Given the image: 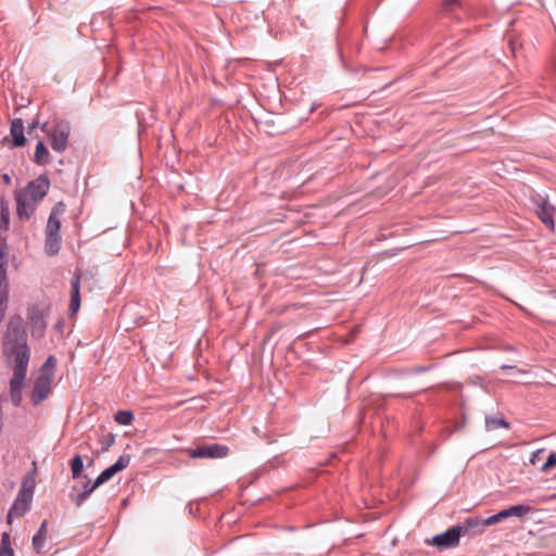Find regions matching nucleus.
Instances as JSON below:
<instances>
[{
	"label": "nucleus",
	"mask_w": 556,
	"mask_h": 556,
	"mask_svg": "<svg viewBox=\"0 0 556 556\" xmlns=\"http://www.w3.org/2000/svg\"><path fill=\"white\" fill-rule=\"evenodd\" d=\"M3 353L8 362L13 365L10 400L15 407H18L22 403V391L30 358L24 319L18 314L12 315L7 324L3 334Z\"/></svg>",
	"instance_id": "f257e3e1"
},
{
	"label": "nucleus",
	"mask_w": 556,
	"mask_h": 556,
	"mask_svg": "<svg viewBox=\"0 0 556 556\" xmlns=\"http://www.w3.org/2000/svg\"><path fill=\"white\" fill-rule=\"evenodd\" d=\"M50 180L40 175L30 180L24 188L15 191L16 214L21 220H28L37 210L38 204L48 194Z\"/></svg>",
	"instance_id": "f03ea898"
},
{
	"label": "nucleus",
	"mask_w": 556,
	"mask_h": 556,
	"mask_svg": "<svg viewBox=\"0 0 556 556\" xmlns=\"http://www.w3.org/2000/svg\"><path fill=\"white\" fill-rule=\"evenodd\" d=\"M34 472H30L24 480L22 481L21 489L17 493L16 498L14 500L12 506L8 513V522L11 523L12 517H23L30 509V504L33 501V495L35 491V479Z\"/></svg>",
	"instance_id": "7ed1b4c3"
},
{
	"label": "nucleus",
	"mask_w": 556,
	"mask_h": 556,
	"mask_svg": "<svg viewBox=\"0 0 556 556\" xmlns=\"http://www.w3.org/2000/svg\"><path fill=\"white\" fill-rule=\"evenodd\" d=\"M9 307L8 247L5 239L0 242V325Z\"/></svg>",
	"instance_id": "20e7f679"
},
{
	"label": "nucleus",
	"mask_w": 556,
	"mask_h": 556,
	"mask_svg": "<svg viewBox=\"0 0 556 556\" xmlns=\"http://www.w3.org/2000/svg\"><path fill=\"white\" fill-rule=\"evenodd\" d=\"M71 125L67 121L56 122L48 131L47 137L53 151L63 153L67 149Z\"/></svg>",
	"instance_id": "39448f33"
},
{
	"label": "nucleus",
	"mask_w": 556,
	"mask_h": 556,
	"mask_svg": "<svg viewBox=\"0 0 556 556\" xmlns=\"http://www.w3.org/2000/svg\"><path fill=\"white\" fill-rule=\"evenodd\" d=\"M459 539L460 527L453 526L446 531L432 536L430 540H427V543L437 546L439 549H445L457 546Z\"/></svg>",
	"instance_id": "423d86ee"
},
{
	"label": "nucleus",
	"mask_w": 556,
	"mask_h": 556,
	"mask_svg": "<svg viewBox=\"0 0 556 556\" xmlns=\"http://www.w3.org/2000/svg\"><path fill=\"white\" fill-rule=\"evenodd\" d=\"M229 453V447L223 444H205L190 450L189 456L191 458H222L226 457Z\"/></svg>",
	"instance_id": "0eeeda50"
},
{
	"label": "nucleus",
	"mask_w": 556,
	"mask_h": 556,
	"mask_svg": "<svg viewBox=\"0 0 556 556\" xmlns=\"http://www.w3.org/2000/svg\"><path fill=\"white\" fill-rule=\"evenodd\" d=\"M530 511H532L531 506H529L527 504H518V505L510 506L506 509H503V510L485 518V522L488 523V526H491V525L497 523L508 517L522 518V517L527 516Z\"/></svg>",
	"instance_id": "6e6552de"
},
{
	"label": "nucleus",
	"mask_w": 556,
	"mask_h": 556,
	"mask_svg": "<svg viewBox=\"0 0 556 556\" xmlns=\"http://www.w3.org/2000/svg\"><path fill=\"white\" fill-rule=\"evenodd\" d=\"M535 214L539 219L547 226L549 229L555 228L554 213L555 207L552 205L546 198L538 195L534 200Z\"/></svg>",
	"instance_id": "1a4fd4ad"
},
{
	"label": "nucleus",
	"mask_w": 556,
	"mask_h": 556,
	"mask_svg": "<svg viewBox=\"0 0 556 556\" xmlns=\"http://www.w3.org/2000/svg\"><path fill=\"white\" fill-rule=\"evenodd\" d=\"M52 379L46 375H39L34 381L30 399L34 405L46 400L51 391Z\"/></svg>",
	"instance_id": "9d476101"
},
{
	"label": "nucleus",
	"mask_w": 556,
	"mask_h": 556,
	"mask_svg": "<svg viewBox=\"0 0 556 556\" xmlns=\"http://www.w3.org/2000/svg\"><path fill=\"white\" fill-rule=\"evenodd\" d=\"M130 455L129 454H123L118 457V459L111 465L110 467L105 468L97 478H96V485H101L109 481L114 475L122 471L123 469L127 468L130 464Z\"/></svg>",
	"instance_id": "9b49d317"
},
{
	"label": "nucleus",
	"mask_w": 556,
	"mask_h": 556,
	"mask_svg": "<svg viewBox=\"0 0 556 556\" xmlns=\"http://www.w3.org/2000/svg\"><path fill=\"white\" fill-rule=\"evenodd\" d=\"M65 210L66 205L63 201H59L53 205L47 220L46 233L61 235V217Z\"/></svg>",
	"instance_id": "f8f14e48"
},
{
	"label": "nucleus",
	"mask_w": 556,
	"mask_h": 556,
	"mask_svg": "<svg viewBox=\"0 0 556 556\" xmlns=\"http://www.w3.org/2000/svg\"><path fill=\"white\" fill-rule=\"evenodd\" d=\"M456 527H460V536L462 535H476L483 532V529L488 523L485 522V518H481L479 516L468 517L463 522L455 525Z\"/></svg>",
	"instance_id": "ddd939ff"
},
{
	"label": "nucleus",
	"mask_w": 556,
	"mask_h": 556,
	"mask_svg": "<svg viewBox=\"0 0 556 556\" xmlns=\"http://www.w3.org/2000/svg\"><path fill=\"white\" fill-rule=\"evenodd\" d=\"M80 270H76L71 279L70 316L76 314L80 308Z\"/></svg>",
	"instance_id": "4468645a"
},
{
	"label": "nucleus",
	"mask_w": 556,
	"mask_h": 556,
	"mask_svg": "<svg viewBox=\"0 0 556 556\" xmlns=\"http://www.w3.org/2000/svg\"><path fill=\"white\" fill-rule=\"evenodd\" d=\"M10 135L12 137V147L22 148L26 143V137L24 136V123L22 118H14L11 122Z\"/></svg>",
	"instance_id": "2eb2a0df"
},
{
	"label": "nucleus",
	"mask_w": 556,
	"mask_h": 556,
	"mask_svg": "<svg viewBox=\"0 0 556 556\" xmlns=\"http://www.w3.org/2000/svg\"><path fill=\"white\" fill-rule=\"evenodd\" d=\"M61 235L45 232V252L49 256L56 255L61 250Z\"/></svg>",
	"instance_id": "dca6fc26"
},
{
	"label": "nucleus",
	"mask_w": 556,
	"mask_h": 556,
	"mask_svg": "<svg viewBox=\"0 0 556 556\" xmlns=\"http://www.w3.org/2000/svg\"><path fill=\"white\" fill-rule=\"evenodd\" d=\"M47 531H48V521L43 520L36 532V534L33 536L31 544L33 548L36 553H40L47 539Z\"/></svg>",
	"instance_id": "f3484780"
},
{
	"label": "nucleus",
	"mask_w": 556,
	"mask_h": 556,
	"mask_svg": "<svg viewBox=\"0 0 556 556\" xmlns=\"http://www.w3.org/2000/svg\"><path fill=\"white\" fill-rule=\"evenodd\" d=\"M498 428H505V429L510 428L509 422L504 418V416L502 414L493 415V416H485V430L486 431H494Z\"/></svg>",
	"instance_id": "a211bd4d"
},
{
	"label": "nucleus",
	"mask_w": 556,
	"mask_h": 556,
	"mask_svg": "<svg viewBox=\"0 0 556 556\" xmlns=\"http://www.w3.org/2000/svg\"><path fill=\"white\" fill-rule=\"evenodd\" d=\"M34 162L38 165H47L50 163V152L41 140L36 144Z\"/></svg>",
	"instance_id": "6ab92c4d"
},
{
	"label": "nucleus",
	"mask_w": 556,
	"mask_h": 556,
	"mask_svg": "<svg viewBox=\"0 0 556 556\" xmlns=\"http://www.w3.org/2000/svg\"><path fill=\"white\" fill-rule=\"evenodd\" d=\"M56 363V358L53 355H49L48 358L42 364V366L40 367L39 375H46L53 380Z\"/></svg>",
	"instance_id": "aec40b11"
},
{
	"label": "nucleus",
	"mask_w": 556,
	"mask_h": 556,
	"mask_svg": "<svg viewBox=\"0 0 556 556\" xmlns=\"http://www.w3.org/2000/svg\"><path fill=\"white\" fill-rule=\"evenodd\" d=\"M70 467L72 470V478L78 479L81 477V472L84 469V462L83 457L79 454H76L71 460H70Z\"/></svg>",
	"instance_id": "412c9836"
},
{
	"label": "nucleus",
	"mask_w": 556,
	"mask_h": 556,
	"mask_svg": "<svg viewBox=\"0 0 556 556\" xmlns=\"http://www.w3.org/2000/svg\"><path fill=\"white\" fill-rule=\"evenodd\" d=\"M0 556H14V549L12 548L10 534L3 532L0 542Z\"/></svg>",
	"instance_id": "4be33fe9"
},
{
	"label": "nucleus",
	"mask_w": 556,
	"mask_h": 556,
	"mask_svg": "<svg viewBox=\"0 0 556 556\" xmlns=\"http://www.w3.org/2000/svg\"><path fill=\"white\" fill-rule=\"evenodd\" d=\"M28 319L34 326L40 324L41 329L46 327V323L43 321V313L38 307L34 306L28 311Z\"/></svg>",
	"instance_id": "5701e85b"
},
{
	"label": "nucleus",
	"mask_w": 556,
	"mask_h": 556,
	"mask_svg": "<svg viewBox=\"0 0 556 556\" xmlns=\"http://www.w3.org/2000/svg\"><path fill=\"white\" fill-rule=\"evenodd\" d=\"M10 225V211L9 206L4 201H1L0 205V229L8 230Z\"/></svg>",
	"instance_id": "b1692460"
},
{
	"label": "nucleus",
	"mask_w": 556,
	"mask_h": 556,
	"mask_svg": "<svg viewBox=\"0 0 556 556\" xmlns=\"http://www.w3.org/2000/svg\"><path fill=\"white\" fill-rule=\"evenodd\" d=\"M135 418V415L131 410H118L115 416H114V420L119 424V425H123V426H127V425H130L131 421L134 420Z\"/></svg>",
	"instance_id": "393cba45"
},
{
	"label": "nucleus",
	"mask_w": 556,
	"mask_h": 556,
	"mask_svg": "<svg viewBox=\"0 0 556 556\" xmlns=\"http://www.w3.org/2000/svg\"><path fill=\"white\" fill-rule=\"evenodd\" d=\"M100 451L106 452L115 442V434L108 432L99 437Z\"/></svg>",
	"instance_id": "a878e982"
},
{
	"label": "nucleus",
	"mask_w": 556,
	"mask_h": 556,
	"mask_svg": "<svg viewBox=\"0 0 556 556\" xmlns=\"http://www.w3.org/2000/svg\"><path fill=\"white\" fill-rule=\"evenodd\" d=\"M556 466V452H551L547 460L542 465L541 471H547Z\"/></svg>",
	"instance_id": "bb28decb"
},
{
	"label": "nucleus",
	"mask_w": 556,
	"mask_h": 556,
	"mask_svg": "<svg viewBox=\"0 0 556 556\" xmlns=\"http://www.w3.org/2000/svg\"><path fill=\"white\" fill-rule=\"evenodd\" d=\"M460 0H443L442 8L444 11H452L454 8L460 5Z\"/></svg>",
	"instance_id": "cd10ccee"
},
{
	"label": "nucleus",
	"mask_w": 556,
	"mask_h": 556,
	"mask_svg": "<svg viewBox=\"0 0 556 556\" xmlns=\"http://www.w3.org/2000/svg\"><path fill=\"white\" fill-rule=\"evenodd\" d=\"M89 496L90 495H88V491H83L81 493H78L74 498L75 505L77 507H80L88 500Z\"/></svg>",
	"instance_id": "c85d7f7f"
},
{
	"label": "nucleus",
	"mask_w": 556,
	"mask_h": 556,
	"mask_svg": "<svg viewBox=\"0 0 556 556\" xmlns=\"http://www.w3.org/2000/svg\"><path fill=\"white\" fill-rule=\"evenodd\" d=\"M83 486L84 491H88V495H90L99 485H96V480L93 481V483H90V481L87 480Z\"/></svg>",
	"instance_id": "c756f323"
},
{
	"label": "nucleus",
	"mask_w": 556,
	"mask_h": 556,
	"mask_svg": "<svg viewBox=\"0 0 556 556\" xmlns=\"http://www.w3.org/2000/svg\"><path fill=\"white\" fill-rule=\"evenodd\" d=\"M428 369H429L428 367H422V366H420V367H416V368H414V369H413V371H414V372H416V374H419V372H425V371H427Z\"/></svg>",
	"instance_id": "7c9ffc66"
},
{
	"label": "nucleus",
	"mask_w": 556,
	"mask_h": 556,
	"mask_svg": "<svg viewBox=\"0 0 556 556\" xmlns=\"http://www.w3.org/2000/svg\"><path fill=\"white\" fill-rule=\"evenodd\" d=\"M540 452H541V450L535 451V452H533V453H532L531 458H530V462H531L532 464H534V463H535V460H536V456H538V454H539Z\"/></svg>",
	"instance_id": "2f4dec72"
},
{
	"label": "nucleus",
	"mask_w": 556,
	"mask_h": 556,
	"mask_svg": "<svg viewBox=\"0 0 556 556\" xmlns=\"http://www.w3.org/2000/svg\"><path fill=\"white\" fill-rule=\"evenodd\" d=\"M38 126V122L34 121L31 124L28 125V132H30L33 129H35Z\"/></svg>",
	"instance_id": "473e14b6"
},
{
	"label": "nucleus",
	"mask_w": 556,
	"mask_h": 556,
	"mask_svg": "<svg viewBox=\"0 0 556 556\" xmlns=\"http://www.w3.org/2000/svg\"><path fill=\"white\" fill-rule=\"evenodd\" d=\"M2 179L5 184H10L11 182V177L8 175V174H3L2 175Z\"/></svg>",
	"instance_id": "72a5a7b5"
},
{
	"label": "nucleus",
	"mask_w": 556,
	"mask_h": 556,
	"mask_svg": "<svg viewBox=\"0 0 556 556\" xmlns=\"http://www.w3.org/2000/svg\"><path fill=\"white\" fill-rule=\"evenodd\" d=\"M511 368H514V366H511V365H506V364H504V365H502V366H501V369H503V370H505V369H511Z\"/></svg>",
	"instance_id": "f704fd0d"
}]
</instances>
